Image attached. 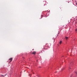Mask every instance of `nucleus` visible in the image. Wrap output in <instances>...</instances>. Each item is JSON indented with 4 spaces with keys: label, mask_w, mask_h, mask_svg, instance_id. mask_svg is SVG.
<instances>
[{
    "label": "nucleus",
    "mask_w": 77,
    "mask_h": 77,
    "mask_svg": "<svg viewBox=\"0 0 77 77\" xmlns=\"http://www.w3.org/2000/svg\"><path fill=\"white\" fill-rule=\"evenodd\" d=\"M65 38L66 39V40H67V39H68V37H65Z\"/></svg>",
    "instance_id": "7ed1b4c3"
},
{
    "label": "nucleus",
    "mask_w": 77,
    "mask_h": 77,
    "mask_svg": "<svg viewBox=\"0 0 77 77\" xmlns=\"http://www.w3.org/2000/svg\"><path fill=\"white\" fill-rule=\"evenodd\" d=\"M62 41H60V44H62Z\"/></svg>",
    "instance_id": "20e7f679"
},
{
    "label": "nucleus",
    "mask_w": 77,
    "mask_h": 77,
    "mask_svg": "<svg viewBox=\"0 0 77 77\" xmlns=\"http://www.w3.org/2000/svg\"><path fill=\"white\" fill-rule=\"evenodd\" d=\"M63 69H62V70H63Z\"/></svg>",
    "instance_id": "1a4fd4ad"
},
{
    "label": "nucleus",
    "mask_w": 77,
    "mask_h": 77,
    "mask_svg": "<svg viewBox=\"0 0 77 77\" xmlns=\"http://www.w3.org/2000/svg\"><path fill=\"white\" fill-rule=\"evenodd\" d=\"M77 29H76L75 30V31H77Z\"/></svg>",
    "instance_id": "6e6552de"
},
{
    "label": "nucleus",
    "mask_w": 77,
    "mask_h": 77,
    "mask_svg": "<svg viewBox=\"0 0 77 77\" xmlns=\"http://www.w3.org/2000/svg\"><path fill=\"white\" fill-rule=\"evenodd\" d=\"M75 73H76V74H77V72H75Z\"/></svg>",
    "instance_id": "0eeeda50"
},
{
    "label": "nucleus",
    "mask_w": 77,
    "mask_h": 77,
    "mask_svg": "<svg viewBox=\"0 0 77 77\" xmlns=\"http://www.w3.org/2000/svg\"><path fill=\"white\" fill-rule=\"evenodd\" d=\"M11 60L10 61V62H11L12 61V58H10L9 59V60Z\"/></svg>",
    "instance_id": "f257e3e1"
},
{
    "label": "nucleus",
    "mask_w": 77,
    "mask_h": 77,
    "mask_svg": "<svg viewBox=\"0 0 77 77\" xmlns=\"http://www.w3.org/2000/svg\"><path fill=\"white\" fill-rule=\"evenodd\" d=\"M69 68H70V67H69Z\"/></svg>",
    "instance_id": "9b49d317"
},
{
    "label": "nucleus",
    "mask_w": 77,
    "mask_h": 77,
    "mask_svg": "<svg viewBox=\"0 0 77 77\" xmlns=\"http://www.w3.org/2000/svg\"><path fill=\"white\" fill-rule=\"evenodd\" d=\"M76 5H77V3L76 4Z\"/></svg>",
    "instance_id": "f8f14e48"
},
{
    "label": "nucleus",
    "mask_w": 77,
    "mask_h": 77,
    "mask_svg": "<svg viewBox=\"0 0 77 77\" xmlns=\"http://www.w3.org/2000/svg\"><path fill=\"white\" fill-rule=\"evenodd\" d=\"M1 77H5V76H4V75H1Z\"/></svg>",
    "instance_id": "39448f33"
},
{
    "label": "nucleus",
    "mask_w": 77,
    "mask_h": 77,
    "mask_svg": "<svg viewBox=\"0 0 77 77\" xmlns=\"http://www.w3.org/2000/svg\"><path fill=\"white\" fill-rule=\"evenodd\" d=\"M32 54H36V51H34L32 53Z\"/></svg>",
    "instance_id": "f03ea898"
},
{
    "label": "nucleus",
    "mask_w": 77,
    "mask_h": 77,
    "mask_svg": "<svg viewBox=\"0 0 77 77\" xmlns=\"http://www.w3.org/2000/svg\"><path fill=\"white\" fill-rule=\"evenodd\" d=\"M46 49V50H47V49Z\"/></svg>",
    "instance_id": "9d476101"
},
{
    "label": "nucleus",
    "mask_w": 77,
    "mask_h": 77,
    "mask_svg": "<svg viewBox=\"0 0 77 77\" xmlns=\"http://www.w3.org/2000/svg\"><path fill=\"white\" fill-rule=\"evenodd\" d=\"M6 75H7V74H6L5 75V76H6Z\"/></svg>",
    "instance_id": "423d86ee"
}]
</instances>
